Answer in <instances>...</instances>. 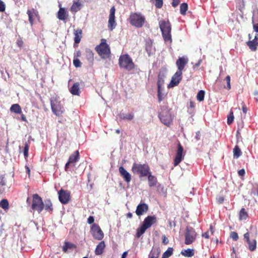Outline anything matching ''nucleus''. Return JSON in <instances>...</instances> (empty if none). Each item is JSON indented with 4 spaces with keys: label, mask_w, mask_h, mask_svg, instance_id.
I'll return each instance as SVG.
<instances>
[{
    "label": "nucleus",
    "mask_w": 258,
    "mask_h": 258,
    "mask_svg": "<svg viewBox=\"0 0 258 258\" xmlns=\"http://www.w3.org/2000/svg\"><path fill=\"white\" fill-rule=\"evenodd\" d=\"M51 109L52 113L57 117H61L65 113V109L61 103L60 98L57 95L52 96L50 99Z\"/></svg>",
    "instance_id": "nucleus-1"
},
{
    "label": "nucleus",
    "mask_w": 258,
    "mask_h": 258,
    "mask_svg": "<svg viewBox=\"0 0 258 258\" xmlns=\"http://www.w3.org/2000/svg\"><path fill=\"white\" fill-rule=\"evenodd\" d=\"M95 50L102 59L110 58L111 50L109 45L106 43V40L102 38L100 43L97 45Z\"/></svg>",
    "instance_id": "nucleus-2"
},
{
    "label": "nucleus",
    "mask_w": 258,
    "mask_h": 258,
    "mask_svg": "<svg viewBox=\"0 0 258 258\" xmlns=\"http://www.w3.org/2000/svg\"><path fill=\"white\" fill-rule=\"evenodd\" d=\"M157 218L155 216H148L145 218L143 224L137 230L136 237L140 238L146 231V230L156 223Z\"/></svg>",
    "instance_id": "nucleus-3"
},
{
    "label": "nucleus",
    "mask_w": 258,
    "mask_h": 258,
    "mask_svg": "<svg viewBox=\"0 0 258 258\" xmlns=\"http://www.w3.org/2000/svg\"><path fill=\"white\" fill-rule=\"evenodd\" d=\"M133 173L139 175L140 177L147 176L150 172V168L148 164L134 163L132 167Z\"/></svg>",
    "instance_id": "nucleus-4"
},
{
    "label": "nucleus",
    "mask_w": 258,
    "mask_h": 258,
    "mask_svg": "<svg viewBox=\"0 0 258 258\" xmlns=\"http://www.w3.org/2000/svg\"><path fill=\"white\" fill-rule=\"evenodd\" d=\"M159 27L162 32V36L165 41H171V26L168 20H161L159 23Z\"/></svg>",
    "instance_id": "nucleus-5"
},
{
    "label": "nucleus",
    "mask_w": 258,
    "mask_h": 258,
    "mask_svg": "<svg viewBox=\"0 0 258 258\" xmlns=\"http://www.w3.org/2000/svg\"><path fill=\"white\" fill-rule=\"evenodd\" d=\"M120 68H123L128 71L135 68V64L131 57L127 54L120 56L118 62Z\"/></svg>",
    "instance_id": "nucleus-6"
},
{
    "label": "nucleus",
    "mask_w": 258,
    "mask_h": 258,
    "mask_svg": "<svg viewBox=\"0 0 258 258\" xmlns=\"http://www.w3.org/2000/svg\"><path fill=\"white\" fill-rule=\"evenodd\" d=\"M130 22L132 26L137 28L142 27L145 23V18L140 14L132 13L130 16Z\"/></svg>",
    "instance_id": "nucleus-7"
},
{
    "label": "nucleus",
    "mask_w": 258,
    "mask_h": 258,
    "mask_svg": "<svg viewBox=\"0 0 258 258\" xmlns=\"http://www.w3.org/2000/svg\"><path fill=\"white\" fill-rule=\"evenodd\" d=\"M32 198L31 208L34 211H37L39 214L41 213L44 209L42 199L37 194L33 195Z\"/></svg>",
    "instance_id": "nucleus-8"
},
{
    "label": "nucleus",
    "mask_w": 258,
    "mask_h": 258,
    "mask_svg": "<svg viewBox=\"0 0 258 258\" xmlns=\"http://www.w3.org/2000/svg\"><path fill=\"white\" fill-rule=\"evenodd\" d=\"M161 121L167 126H169L172 121V117L170 111L167 108L162 110L159 114Z\"/></svg>",
    "instance_id": "nucleus-9"
},
{
    "label": "nucleus",
    "mask_w": 258,
    "mask_h": 258,
    "mask_svg": "<svg viewBox=\"0 0 258 258\" xmlns=\"http://www.w3.org/2000/svg\"><path fill=\"white\" fill-rule=\"evenodd\" d=\"M197 235V234L193 228L187 227L185 233V244L189 245L192 243L196 239Z\"/></svg>",
    "instance_id": "nucleus-10"
},
{
    "label": "nucleus",
    "mask_w": 258,
    "mask_h": 258,
    "mask_svg": "<svg viewBox=\"0 0 258 258\" xmlns=\"http://www.w3.org/2000/svg\"><path fill=\"white\" fill-rule=\"evenodd\" d=\"M183 148L181 144L178 142L177 150L173 161L174 166H177L183 159L185 156V153L183 152Z\"/></svg>",
    "instance_id": "nucleus-11"
},
{
    "label": "nucleus",
    "mask_w": 258,
    "mask_h": 258,
    "mask_svg": "<svg viewBox=\"0 0 258 258\" xmlns=\"http://www.w3.org/2000/svg\"><path fill=\"white\" fill-rule=\"evenodd\" d=\"M90 231L93 238L96 240H101L104 237L103 231L97 224H93L92 225Z\"/></svg>",
    "instance_id": "nucleus-12"
},
{
    "label": "nucleus",
    "mask_w": 258,
    "mask_h": 258,
    "mask_svg": "<svg viewBox=\"0 0 258 258\" xmlns=\"http://www.w3.org/2000/svg\"><path fill=\"white\" fill-rule=\"evenodd\" d=\"M58 195L59 201L62 204H67L71 200V192L69 190L61 188L58 191Z\"/></svg>",
    "instance_id": "nucleus-13"
},
{
    "label": "nucleus",
    "mask_w": 258,
    "mask_h": 258,
    "mask_svg": "<svg viewBox=\"0 0 258 258\" xmlns=\"http://www.w3.org/2000/svg\"><path fill=\"white\" fill-rule=\"evenodd\" d=\"M244 239L245 240L247 245L248 248L251 251H254L256 248V240L255 238L250 239V234L248 232L245 233L244 235Z\"/></svg>",
    "instance_id": "nucleus-14"
},
{
    "label": "nucleus",
    "mask_w": 258,
    "mask_h": 258,
    "mask_svg": "<svg viewBox=\"0 0 258 258\" xmlns=\"http://www.w3.org/2000/svg\"><path fill=\"white\" fill-rule=\"evenodd\" d=\"M115 8L113 6L110 9L109 16L108 28L110 31H112L115 28L116 25V23L115 21Z\"/></svg>",
    "instance_id": "nucleus-15"
},
{
    "label": "nucleus",
    "mask_w": 258,
    "mask_h": 258,
    "mask_svg": "<svg viewBox=\"0 0 258 258\" xmlns=\"http://www.w3.org/2000/svg\"><path fill=\"white\" fill-rule=\"evenodd\" d=\"M182 78V72L177 71L172 77L171 80L169 84V87H174L177 86Z\"/></svg>",
    "instance_id": "nucleus-16"
},
{
    "label": "nucleus",
    "mask_w": 258,
    "mask_h": 258,
    "mask_svg": "<svg viewBox=\"0 0 258 258\" xmlns=\"http://www.w3.org/2000/svg\"><path fill=\"white\" fill-rule=\"evenodd\" d=\"M249 40L246 42L247 45L249 47V49L253 51H255L257 49L258 46V34H256L253 39H251L250 34L248 35Z\"/></svg>",
    "instance_id": "nucleus-17"
},
{
    "label": "nucleus",
    "mask_w": 258,
    "mask_h": 258,
    "mask_svg": "<svg viewBox=\"0 0 258 258\" xmlns=\"http://www.w3.org/2000/svg\"><path fill=\"white\" fill-rule=\"evenodd\" d=\"M188 59L185 57H179L176 61V65L177 67V71L182 72L185 66L188 63Z\"/></svg>",
    "instance_id": "nucleus-18"
},
{
    "label": "nucleus",
    "mask_w": 258,
    "mask_h": 258,
    "mask_svg": "<svg viewBox=\"0 0 258 258\" xmlns=\"http://www.w3.org/2000/svg\"><path fill=\"white\" fill-rule=\"evenodd\" d=\"M149 210L148 205L145 203H140L137 207L136 210V214L140 216L146 213Z\"/></svg>",
    "instance_id": "nucleus-19"
},
{
    "label": "nucleus",
    "mask_w": 258,
    "mask_h": 258,
    "mask_svg": "<svg viewBox=\"0 0 258 258\" xmlns=\"http://www.w3.org/2000/svg\"><path fill=\"white\" fill-rule=\"evenodd\" d=\"M118 170L120 175L123 178L124 180L126 182L129 183L132 179L131 174L127 172L123 166H120Z\"/></svg>",
    "instance_id": "nucleus-20"
},
{
    "label": "nucleus",
    "mask_w": 258,
    "mask_h": 258,
    "mask_svg": "<svg viewBox=\"0 0 258 258\" xmlns=\"http://www.w3.org/2000/svg\"><path fill=\"white\" fill-rule=\"evenodd\" d=\"M27 14L28 15L29 21L31 26L34 24V17L38 18L39 14L38 12L32 8L30 10H28Z\"/></svg>",
    "instance_id": "nucleus-21"
},
{
    "label": "nucleus",
    "mask_w": 258,
    "mask_h": 258,
    "mask_svg": "<svg viewBox=\"0 0 258 258\" xmlns=\"http://www.w3.org/2000/svg\"><path fill=\"white\" fill-rule=\"evenodd\" d=\"M80 159V154L78 150L75 151L69 158L68 161L73 166L75 165V163Z\"/></svg>",
    "instance_id": "nucleus-22"
},
{
    "label": "nucleus",
    "mask_w": 258,
    "mask_h": 258,
    "mask_svg": "<svg viewBox=\"0 0 258 258\" xmlns=\"http://www.w3.org/2000/svg\"><path fill=\"white\" fill-rule=\"evenodd\" d=\"M145 49L149 56H150L154 52L155 49L153 46V42L151 39H148L146 41Z\"/></svg>",
    "instance_id": "nucleus-23"
},
{
    "label": "nucleus",
    "mask_w": 258,
    "mask_h": 258,
    "mask_svg": "<svg viewBox=\"0 0 258 258\" xmlns=\"http://www.w3.org/2000/svg\"><path fill=\"white\" fill-rule=\"evenodd\" d=\"M68 16V13L63 8H60L57 12V17L60 20L65 21Z\"/></svg>",
    "instance_id": "nucleus-24"
},
{
    "label": "nucleus",
    "mask_w": 258,
    "mask_h": 258,
    "mask_svg": "<svg viewBox=\"0 0 258 258\" xmlns=\"http://www.w3.org/2000/svg\"><path fill=\"white\" fill-rule=\"evenodd\" d=\"M161 250L159 247H153L149 254V258H158Z\"/></svg>",
    "instance_id": "nucleus-25"
},
{
    "label": "nucleus",
    "mask_w": 258,
    "mask_h": 258,
    "mask_svg": "<svg viewBox=\"0 0 258 258\" xmlns=\"http://www.w3.org/2000/svg\"><path fill=\"white\" fill-rule=\"evenodd\" d=\"M70 92L73 95H80V89L79 83H75L73 86L70 88Z\"/></svg>",
    "instance_id": "nucleus-26"
},
{
    "label": "nucleus",
    "mask_w": 258,
    "mask_h": 258,
    "mask_svg": "<svg viewBox=\"0 0 258 258\" xmlns=\"http://www.w3.org/2000/svg\"><path fill=\"white\" fill-rule=\"evenodd\" d=\"M148 176V180L149 182V186L150 187L155 186L157 183V178L154 175H153L151 172H149Z\"/></svg>",
    "instance_id": "nucleus-27"
},
{
    "label": "nucleus",
    "mask_w": 258,
    "mask_h": 258,
    "mask_svg": "<svg viewBox=\"0 0 258 258\" xmlns=\"http://www.w3.org/2000/svg\"><path fill=\"white\" fill-rule=\"evenodd\" d=\"M105 247V244L104 241H101L97 245L95 250V253L96 255H101L103 253L104 249Z\"/></svg>",
    "instance_id": "nucleus-28"
},
{
    "label": "nucleus",
    "mask_w": 258,
    "mask_h": 258,
    "mask_svg": "<svg viewBox=\"0 0 258 258\" xmlns=\"http://www.w3.org/2000/svg\"><path fill=\"white\" fill-rule=\"evenodd\" d=\"M74 34L75 43H80L81 39L82 37V30L80 28H78L76 30H74Z\"/></svg>",
    "instance_id": "nucleus-29"
},
{
    "label": "nucleus",
    "mask_w": 258,
    "mask_h": 258,
    "mask_svg": "<svg viewBox=\"0 0 258 258\" xmlns=\"http://www.w3.org/2000/svg\"><path fill=\"white\" fill-rule=\"evenodd\" d=\"M44 208L47 211L51 214L53 212V205L50 199H47L44 201Z\"/></svg>",
    "instance_id": "nucleus-30"
},
{
    "label": "nucleus",
    "mask_w": 258,
    "mask_h": 258,
    "mask_svg": "<svg viewBox=\"0 0 258 258\" xmlns=\"http://www.w3.org/2000/svg\"><path fill=\"white\" fill-rule=\"evenodd\" d=\"M76 248L77 246L74 243H72L68 241H65L64 243V245L62 246V251L64 252H67L68 250L69 249L73 250L74 249H76Z\"/></svg>",
    "instance_id": "nucleus-31"
},
{
    "label": "nucleus",
    "mask_w": 258,
    "mask_h": 258,
    "mask_svg": "<svg viewBox=\"0 0 258 258\" xmlns=\"http://www.w3.org/2000/svg\"><path fill=\"white\" fill-rule=\"evenodd\" d=\"M10 111L17 114H21L22 112V109L18 104H13L10 108Z\"/></svg>",
    "instance_id": "nucleus-32"
},
{
    "label": "nucleus",
    "mask_w": 258,
    "mask_h": 258,
    "mask_svg": "<svg viewBox=\"0 0 258 258\" xmlns=\"http://www.w3.org/2000/svg\"><path fill=\"white\" fill-rule=\"evenodd\" d=\"M119 116L121 119L131 120L134 118V114L133 113L127 114L120 113Z\"/></svg>",
    "instance_id": "nucleus-33"
},
{
    "label": "nucleus",
    "mask_w": 258,
    "mask_h": 258,
    "mask_svg": "<svg viewBox=\"0 0 258 258\" xmlns=\"http://www.w3.org/2000/svg\"><path fill=\"white\" fill-rule=\"evenodd\" d=\"M86 57L88 61L92 63L94 61V53L90 49L86 50Z\"/></svg>",
    "instance_id": "nucleus-34"
},
{
    "label": "nucleus",
    "mask_w": 258,
    "mask_h": 258,
    "mask_svg": "<svg viewBox=\"0 0 258 258\" xmlns=\"http://www.w3.org/2000/svg\"><path fill=\"white\" fill-rule=\"evenodd\" d=\"M181 254L186 257H191L194 255L195 252L193 249L188 248L187 249L182 250Z\"/></svg>",
    "instance_id": "nucleus-35"
},
{
    "label": "nucleus",
    "mask_w": 258,
    "mask_h": 258,
    "mask_svg": "<svg viewBox=\"0 0 258 258\" xmlns=\"http://www.w3.org/2000/svg\"><path fill=\"white\" fill-rule=\"evenodd\" d=\"M81 8V4L79 2H74L70 8V10L72 12H77L79 11Z\"/></svg>",
    "instance_id": "nucleus-36"
},
{
    "label": "nucleus",
    "mask_w": 258,
    "mask_h": 258,
    "mask_svg": "<svg viewBox=\"0 0 258 258\" xmlns=\"http://www.w3.org/2000/svg\"><path fill=\"white\" fill-rule=\"evenodd\" d=\"M242 154L241 151L238 145H236L233 149L234 158H238Z\"/></svg>",
    "instance_id": "nucleus-37"
},
{
    "label": "nucleus",
    "mask_w": 258,
    "mask_h": 258,
    "mask_svg": "<svg viewBox=\"0 0 258 258\" xmlns=\"http://www.w3.org/2000/svg\"><path fill=\"white\" fill-rule=\"evenodd\" d=\"M173 249L172 247H168L167 250L165 251L162 256V258H168L173 254Z\"/></svg>",
    "instance_id": "nucleus-38"
},
{
    "label": "nucleus",
    "mask_w": 258,
    "mask_h": 258,
    "mask_svg": "<svg viewBox=\"0 0 258 258\" xmlns=\"http://www.w3.org/2000/svg\"><path fill=\"white\" fill-rule=\"evenodd\" d=\"M248 217V214L244 208H242L239 212V219L245 220Z\"/></svg>",
    "instance_id": "nucleus-39"
},
{
    "label": "nucleus",
    "mask_w": 258,
    "mask_h": 258,
    "mask_svg": "<svg viewBox=\"0 0 258 258\" xmlns=\"http://www.w3.org/2000/svg\"><path fill=\"white\" fill-rule=\"evenodd\" d=\"M188 9V5L187 3H184L181 4L180 6V13L182 15L186 14V12Z\"/></svg>",
    "instance_id": "nucleus-40"
},
{
    "label": "nucleus",
    "mask_w": 258,
    "mask_h": 258,
    "mask_svg": "<svg viewBox=\"0 0 258 258\" xmlns=\"http://www.w3.org/2000/svg\"><path fill=\"white\" fill-rule=\"evenodd\" d=\"M163 77H164L163 75H161L160 74H159V75L158 76V81H157L158 89H163L162 86L164 84V82Z\"/></svg>",
    "instance_id": "nucleus-41"
},
{
    "label": "nucleus",
    "mask_w": 258,
    "mask_h": 258,
    "mask_svg": "<svg viewBox=\"0 0 258 258\" xmlns=\"http://www.w3.org/2000/svg\"><path fill=\"white\" fill-rule=\"evenodd\" d=\"M9 202L7 199H3L0 202V207L4 210H7L9 209Z\"/></svg>",
    "instance_id": "nucleus-42"
},
{
    "label": "nucleus",
    "mask_w": 258,
    "mask_h": 258,
    "mask_svg": "<svg viewBox=\"0 0 258 258\" xmlns=\"http://www.w3.org/2000/svg\"><path fill=\"white\" fill-rule=\"evenodd\" d=\"M205 94V91L204 90H200L197 96V100L200 102L203 101L204 99Z\"/></svg>",
    "instance_id": "nucleus-43"
},
{
    "label": "nucleus",
    "mask_w": 258,
    "mask_h": 258,
    "mask_svg": "<svg viewBox=\"0 0 258 258\" xmlns=\"http://www.w3.org/2000/svg\"><path fill=\"white\" fill-rule=\"evenodd\" d=\"M234 117L233 112L232 111H231L230 112L228 116L227 123L229 125L231 124L232 123V122L234 120Z\"/></svg>",
    "instance_id": "nucleus-44"
},
{
    "label": "nucleus",
    "mask_w": 258,
    "mask_h": 258,
    "mask_svg": "<svg viewBox=\"0 0 258 258\" xmlns=\"http://www.w3.org/2000/svg\"><path fill=\"white\" fill-rule=\"evenodd\" d=\"M29 146L28 143H26L25 144L24 148V155L25 158H27L28 157V151H29Z\"/></svg>",
    "instance_id": "nucleus-45"
},
{
    "label": "nucleus",
    "mask_w": 258,
    "mask_h": 258,
    "mask_svg": "<svg viewBox=\"0 0 258 258\" xmlns=\"http://www.w3.org/2000/svg\"><path fill=\"white\" fill-rule=\"evenodd\" d=\"M230 236L234 241H237L239 238L237 233L234 231L231 232Z\"/></svg>",
    "instance_id": "nucleus-46"
},
{
    "label": "nucleus",
    "mask_w": 258,
    "mask_h": 258,
    "mask_svg": "<svg viewBox=\"0 0 258 258\" xmlns=\"http://www.w3.org/2000/svg\"><path fill=\"white\" fill-rule=\"evenodd\" d=\"M155 6L157 8L160 9L163 6V0H155Z\"/></svg>",
    "instance_id": "nucleus-47"
},
{
    "label": "nucleus",
    "mask_w": 258,
    "mask_h": 258,
    "mask_svg": "<svg viewBox=\"0 0 258 258\" xmlns=\"http://www.w3.org/2000/svg\"><path fill=\"white\" fill-rule=\"evenodd\" d=\"M163 89H158V92H157V96H158V99L159 102H160L163 99V95L162 93V91Z\"/></svg>",
    "instance_id": "nucleus-48"
},
{
    "label": "nucleus",
    "mask_w": 258,
    "mask_h": 258,
    "mask_svg": "<svg viewBox=\"0 0 258 258\" xmlns=\"http://www.w3.org/2000/svg\"><path fill=\"white\" fill-rule=\"evenodd\" d=\"M73 64L76 68L81 67L82 63L78 58H75L73 60Z\"/></svg>",
    "instance_id": "nucleus-49"
},
{
    "label": "nucleus",
    "mask_w": 258,
    "mask_h": 258,
    "mask_svg": "<svg viewBox=\"0 0 258 258\" xmlns=\"http://www.w3.org/2000/svg\"><path fill=\"white\" fill-rule=\"evenodd\" d=\"M225 81H226V83H227V87H226V88L228 90L230 89V88H231V86H230V77L229 76H227L225 78Z\"/></svg>",
    "instance_id": "nucleus-50"
},
{
    "label": "nucleus",
    "mask_w": 258,
    "mask_h": 258,
    "mask_svg": "<svg viewBox=\"0 0 258 258\" xmlns=\"http://www.w3.org/2000/svg\"><path fill=\"white\" fill-rule=\"evenodd\" d=\"M6 10V5L5 3L0 0V12H4Z\"/></svg>",
    "instance_id": "nucleus-51"
},
{
    "label": "nucleus",
    "mask_w": 258,
    "mask_h": 258,
    "mask_svg": "<svg viewBox=\"0 0 258 258\" xmlns=\"http://www.w3.org/2000/svg\"><path fill=\"white\" fill-rule=\"evenodd\" d=\"M6 185L5 176L3 175H0V185L4 186Z\"/></svg>",
    "instance_id": "nucleus-52"
},
{
    "label": "nucleus",
    "mask_w": 258,
    "mask_h": 258,
    "mask_svg": "<svg viewBox=\"0 0 258 258\" xmlns=\"http://www.w3.org/2000/svg\"><path fill=\"white\" fill-rule=\"evenodd\" d=\"M180 2V0H172V6L175 8L179 4Z\"/></svg>",
    "instance_id": "nucleus-53"
},
{
    "label": "nucleus",
    "mask_w": 258,
    "mask_h": 258,
    "mask_svg": "<svg viewBox=\"0 0 258 258\" xmlns=\"http://www.w3.org/2000/svg\"><path fill=\"white\" fill-rule=\"evenodd\" d=\"M168 238L165 236V235H163L162 236V242L164 244L166 245L168 243Z\"/></svg>",
    "instance_id": "nucleus-54"
},
{
    "label": "nucleus",
    "mask_w": 258,
    "mask_h": 258,
    "mask_svg": "<svg viewBox=\"0 0 258 258\" xmlns=\"http://www.w3.org/2000/svg\"><path fill=\"white\" fill-rule=\"evenodd\" d=\"M17 44L19 47H21L23 45V41L21 39H18L17 41Z\"/></svg>",
    "instance_id": "nucleus-55"
},
{
    "label": "nucleus",
    "mask_w": 258,
    "mask_h": 258,
    "mask_svg": "<svg viewBox=\"0 0 258 258\" xmlns=\"http://www.w3.org/2000/svg\"><path fill=\"white\" fill-rule=\"evenodd\" d=\"M238 175L240 176H243L245 175V172L244 169H241L238 171Z\"/></svg>",
    "instance_id": "nucleus-56"
},
{
    "label": "nucleus",
    "mask_w": 258,
    "mask_h": 258,
    "mask_svg": "<svg viewBox=\"0 0 258 258\" xmlns=\"http://www.w3.org/2000/svg\"><path fill=\"white\" fill-rule=\"evenodd\" d=\"M94 221V218L93 216H90L87 220V222L89 224H92Z\"/></svg>",
    "instance_id": "nucleus-57"
},
{
    "label": "nucleus",
    "mask_w": 258,
    "mask_h": 258,
    "mask_svg": "<svg viewBox=\"0 0 258 258\" xmlns=\"http://www.w3.org/2000/svg\"><path fill=\"white\" fill-rule=\"evenodd\" d=\"M202 236L207 239H209L210 238V236H209L208 232H206L203 233Z\"/></svg>",
    "instance_id": "nucleus-58"
},
{
    "label": "nucleus",
    "mask_w": 258,
    "mask_h": 258,
    "mask_svg": "<svg viewBox=\"0 0 258 258\" xmlns=\"http://www.w3.org/2000/svg\"><path fill=\"white\" fill-rule=\"evenodd\" d=\"M71 164L70 163H69V161L67 162V163L65 165V167H64V168H65V170L66 171H68V169L69 168V166L70 165H71Z\"/></svg>",
    "instance_id": "nucleus-59"
},
{
    "label": "nucleus",
    "mask_w": 258,
    "mask_h": 258,
    "mask_svg": "<svg viewBox=\"0 0 258 258\" xmlns=\"http://www.w3.org/2000/svg\"><path fill=\"white\" fill-rule=\"evenodd\" d=\"M21 119L23 121H27V119H26V116H25V115L24 114H23L22 113H21Z\"/></svg>",
    "instance_id": "nucleus-60"
},
{
    "label": "nucleus",
    "mask_w": 258,
    "mask_h": 258,
    "mask_svg": "<svg viewBox=\"0 0 258 258\" xmlns=\"http://www.w3.org/2000/svg\"><path fill=\"white\" fill-rule=\"evenodd\" d=\"M224 200V198H223V197H219V198H218V202H219V203L221 204V203H222L223 202Z\"/></svg>",
    "instance_id": "nucleus-61"
},
{
    "label": "nucleus",
    "mask_w": 258,
    "mask_h": 258,
    "mask_svg": "<svg viewBox=\"0 0 258 258\" xmlns=\"http://www.w3.org/2000/svg\"><path fill=\"white\" fill-rule=\"evenodd\" d=\"M127 253H128L127 251H124L122 254L121 258H126V257L127 255Z\"/></svg>",
    "instance_id": "nucleus-62"
},
{
    "label": "nucleus",
    "mask_w": 258,
    "mask_h": 258,
    "mask_svg": "<svg viewBox=\"0 0 258 258\" xmlns=\"http://www.w3.org/2000/svg\"><path fill=\"white\" fill-rule=\"evenodd\" d=\"M25 168L26 169V172H27V173L29 175V176H30V168H29V167L28 166H26Z\"/></svg>",
    "instance_id": "nucleus-63"
},
{
    "label": "nucleus",
    "mask_w": 258,
    "mask_h": 258,
    "mask_svg": "<svg viewBox=\"0 0 258 258\" xmlns=\"http://www.w3.org/2000/svg\"><path fill=\"white\" fill-rule=\"evenodd\" d=\"M195 103L192 101H190L189 102V106L191 108H194L195 107Z\"/></svg>",
    "instance_id": "nucleus-64"
}]
</instances>
